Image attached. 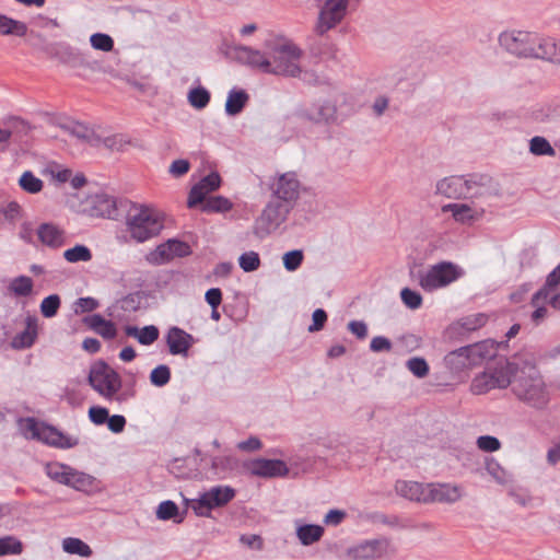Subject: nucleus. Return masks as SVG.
I'll list each match as a JSON object with an SVG mask.
<instances>
[{"instance_id": "nucleus-57", "label": "nucleus", "mask_w": 560, "mask_h": 560, "mask_svg": "<svg viewBox=\"0 0 560 560\" xmlns=\"http://www.w3.org/2000/svg\"><path fill=\"white\" fill-rule=\"evenodd\" d=\"M100 306V303L96 299L92 296L79 298L74 302V313L83 314L95 311Z\"/></svg>"}, {"instance_id": "nucleus-60", "label": "nucleus", "mask_w": 560, "mask_h": 560, "mask_svg": "<svg viewBox=\"0 0 560 560\" xmlns=\"http://www.w3.org/2000/svg\"><path fill=\"white\" fill-rule=\"evenodd\" d=\"M205 190H207V194H210L214 190H217L221 185V177L217 172H212L200 179L198 183Z\"/></svg>"}, {"instance_id": "nucleus-31", "label": "nucleus", "mask_w": 560, "mask_h": 560, "mask_svg": "<svg viewBox=\"0 0 560 560\" xmlns=\"http://www.w3.org/2000/svg\"><path fill=\"white\" fill-rule=\"evenodd\" d=\"M233 209V202L224 196H210L200 210L205 213H226Z\"/></svg>"}, {"instance_id": "nucleus-40", "label": "nucleus", "mask_w": 560, "mask_h": 560, "mask_svg": "<svg viewBox=\"0 0 560 560\" xmlns=\"http://www.w3.org/2000/svg\"><path fill=\"white\" fill-rule=\"evenodd\" d=\"M92 252L91 249L82 244H77L72 248H68L63 252V258L71 264L75 262H86L92 259Z\"/></svg>"}, {"instance_id": "nucleus-47", "label": "nucleus", "mask_w": 560, "mask_h": 560, "mask_svg": "<svg viewBox=\"0 0 560 560\" xmlns=\"http://www.w3.org/2000/svg\"><path fill=\"white\" fill-rule=\"evenodd\" d=\"M171 380V369L161 364L154 368L150 373V382L153 386L163 387Z\"/></svg>"}, {"instance_id": "nucleus-3", "label": "nucleus", "mask_w": 560, "mask_h": 560, "mask_svg": "<svg viewBox=\"0 0 560 560\" xmlns=\"http://www.w3.org/2000/svg\"><path fill=\"white\" fill-rule=\"evenodd\" d=\"M127 230L138 243H144L156 236L163 229V222L154 209L131 202L125 217Z\"/></svg>"}, {"instance_id": "nucleus-24", "label": "nucleus", "mask_w": 560, "mask_h": 560, "mask_svg": "<svg viewBox=\"0 0 560 560\" xmlns=\"http://www.w3.org/2000/svg\"><path fill=\"white\" fill-rule=\"evenodd\" d=\"M126 336L135 338L142 346H151L160 336L159 328L154 325H148L139 328L133 325H127L124 328Z\"/></svg>"}, {"instance_id": "nucleus-62", "label": "nucleus", "mask_w": 560, "mask_h": 560, "mask_svg": "<svg viewBox=\"0 0 560 560\" xmlns=\"http://www.w3.org/2000/svg\"><path fill=\"white\" fill-rule=\"evenodd\" d=\"M327 313L323 308H316L313 312V323L308 326V331L315 332L322 330L327 322Z\"/></svg>"}, {"instance_id": "nucleus-20", "label": "nucleus", "mask_w": 560, "mask_h": 560, "mask_svg": "<svg viewBox=\"0 0 560 560\" xmlns=\"http://www.w3.org/2000/svg\"><path fill=\"white\" fill-rule=\"evenodd\" d=\"M36 235L43 245L52 249L60 248L66 242L65 231L49 222L39 224L36 229Z\"/></svg>"}, {"instance_id": "nucleus-32", "label": "nucleus", "mask_w": 560, "mask_h": 560, "mask_svg": "<svg viewBox=\"0 0 560 560\" xmlns=\"http://www.w3.org/2000/svg\"><path fill=\"white\" fill-rule=\"evenodd\" d=\"M45 474L52 481L67 486L69 481L70 466L59 462H50L45 465Z\"/></svg>"}, {"instance_id": "nucleus-25", "label": "nucleus", "mask_w": 560, "mask_h": 560, "mask_svg": "<svg viewBox=\"0 0 560 560\" xmlns=\"http://www.w3.org/2000/svg\"><path fill=\"white\" fill-rule=\"evenodd\" d=\"M147 260L151 265H163L175 258V237L168 238L165 243L156 246L147 255Z\"/></svg>"}, {"instance_id": "nucleus-53", "label": "nucleus", "mask_w": 560, "mask_h": 560, "mask_svg": "<svg viewBox=\"0 0 560 560\" xmlns=\"http://www.w3.org/2000/svg\"><path fill=\"white\" fill-rule=\"evenodd\" d=\"M235 465V460L231 456H215L211 460V468L215 475L224 474L232 470Z\"/></svg>"}, {"instance_id": "nucleus-6", "label": "nucleus", "mask_w": 560, "mask_h": 560, "mask_svg": "<svg viewBox=\"0 0 560 560\" xmlns=\"http://www.w3.org/2000/svg\"><path fill=\"white\" fill-rule=\"evenodd\" d=\"M491 355L487 341H481L450 351L444 357L443 363L452 374H459L481 364L485 359Z\"/></svg>"}, {"instance_id": "nucleus-44", "label": "nucleus", "mask_w": 560, "mask_h": 560, "mask_svg": "<svg viewBox=\"0 0 560 560\" xmlns=\"http://www.w3.org/2000/svg\"><path fill=\"white\" fill-rule=\"evenodd\" d=\"M538 54L540 55V59L560 65V42L556 43L552 38H545L542 50Z\"/></svg>"}, {"instance_id": "nucleus-59", "label": "nucleus", "mask_w": 560, "mask_h": 560, "mask_svg": "<svg viewBox=\"0 0 560 560\" xmlns=\"http://www.w3.org/2000/svg\"><path fill=\"white\" fill-rule=\"evenodd\" d=\"M477 446L485 452H495L501 447L500 441L492 435H481L477 439Z\"/></svg>"}, {"instance_id": "nucleus-19", "label": "nucleus", "mask_w": 560, "mask_h": 560, "mask_svg": "<svg viewBox=\"0 0 560 560\" xmlns=\"http://www.w3.org/2000/svg\"><path fill=\"white\" fill-rule=\"evenodd\" d=\"M425 503H454L462 498L460 489L448 483H427Z\"/></svg>"}, {"instance_id": "nucleus-61", "label": "nucleus", "mask_w": 560, "mask_h": 560, "mask_svg": "<svg viewBox=\"0 0 560 560\" xmlns=\"http://www.w3.org/2000/svg\"><path fill=\"white\" fill-rule=\"evenodd\" d=\"M108 416V410L105 407L93 406L89 409V418L96 425L106 423Z\"/></svg>"}, {"instance_id": "nucleus-4", "label": "nucleus", "mask_w": 560, "mask_h": 560, "mask_svg": "<svg viewBox=\"0 0 560 560\" xmlns=\"http://www.w3.org/2000/svg\"><path fill=\"white\" fill-rule=\"evenodd\" d=\"M270 67L268 74L284 75L296 78L301 75L299 61L302 57V50L292 43L271 44L267 43Z\"/></svg>"}, {"instance_id": "nucleus-5", "label": "nucleus", "mask_w": 560, "mask_h": 560, "mask_svg": "<svg viewBox=\"0 0 560 560\" xmlns=\"http://www.w3.org/2000/svg\"><path fill=\"white\" fill-rule=\"evenodd\" d=\"M525 358L526 354H517L512 361H506L504 365L475 377L471 384L472 392L479 395L492 388H506L509 385L513 386V378L521 372Z\"/></svg>"}, {"instance_id": "nucleus-2", "label": "nucleus", "mask_w": 560, "mask_h": 560, "mask_svg": "<svg viewBox=\"0 0 560 560\" xmlns=\"http://www.w3.org/2000/svg\"><path fill=\"white\" fill-rule=\"evenodd\" d=\"M515 396L534 408H544L549 400L546 384L533 355H526L521 372L513 378Z\"/></svg>"}, {"instance_id": "nucleus-7", "label": "nucleus", "mask_w": 560, "mask_h": 560, "mask_svg": "<svg viewBox=\"0 0 560 560\" xmlns=\"http://www.w3.org/2000/svg\"><path fill=\"white\" fill-rule=\"evenodd\" d=\"M544 37L529 32L511 31L503 32L499 36L500 45L517 57L540 59V50H542Z\"/></svg>"}, {"instance_id": "nucleus-33", "label": "nucleus", "mask_w": 560, "mask_h": 560, "mask_svg": "<svg viewBox=\"0 0 560 560\" xmlns=\"http://www.w3.org/2000/svg\"><path fill=\"white\" fill-rule=\"evenodd\" d=\"M45 474L52 481L67 486L69 481L70 466L59 462H50L45 465Z\"/></svg>"}, {"instance_id": "nucleus-30", "label": "nucleus", "mask_w": 560, "mask_h": 560, "mask_svg": "<svg viewBox=\"0 0 560 560\" xmlns=\"http://www.w3.org/2000/svg\"><path fill=\"white\" fill-rule=\"evenodd\" d=\"M66 129L75 138L88 142L93 147L101 145V136H97L92 129L81 122H71Z\"/></svg>"}, {"instance_id": "nucleus-15", "label": "nucleus", "mask_w": 560, "mask_h": 560, "mask_svg": "<svg viewBox=\"0 0 560 560\" xmlns=\"http://www.w3.org/2000/svg\"><path fill=\"white\" fill-rule=\"evenodd\" d=\"M465 199L500 195V185L488 174L465 176Z\"/></svg>"}, {"instance_id": "nucleus-48", "label": "nucleus", "mask_w": 560, "mask_h": 560, "mask_svg": "<svg viewBox=\"0 0 560 560\" xmlns=\"http://www.w3.org/2000/svg\"><path fill=\"white\" fill-rule=\"evenodd\" d=\"M61 301L58 294H51L46 296L42 303H40V313L46 318L54 317L59 307H60Z\"/></svg>"}, {"instance_id": "nucleus-52", "label": "nucleus", "mask_w": 560, "mask_h": 560, "mask_svg": "<svg viewBox=\"0 0 560 560\" xmlns=\"http://www.w3.org/2000/svg\"><path fill=\"white\" fill-rule=\"evenodd\" d=\"M303 258V252L300 249L287 252L282 258L283 266L288 271H295L302 265Z\"/></svg>"}, {"instance_id": "nucleus-17", "label": "nucleus", "mask_w": 560, "mask_h": 560, "mask_svg": "<svg viewBox=\"0 0 560 560\" xmlns=\"http://www.w3.org/2000/svg\"><path fill=\"white\" fill-rule=\"evenodd\" d=\"M386 538L363 540L347 550V556L351 560H372L381 558L388 548Z\"/></svg>"}, {"instance_id": "nucleus-28", "label": "nucleus", "mask_w": 560, "mask_h": 560, "mask_svg": "<svg viewBox=\"0 0 560 560\" xmlns=\"http://www.w3.org/2000/svg\"><path fill=\"white\" fill-rule=\"evenodd\" d=\"M560 284V266L558 265L551 272L548 273L545 284L533 295L532 304L537 305L539 301H545Z\"/></svg>"}, {"instance_id": "nucleus-41", "label": "nucleus", "mask_w": 560, "mask_h": 560, "mask_svg": "<svg viewBox=\"0 0 560 560\" xmlns=\"http://www.w3.org/2000/svg\"><path fill=\"white\" fill-rule=\"evenodd\" d=\"M188 102L196 109H203L210 102V92L203 86H197L188 92Z\"/></svg>"}, {"instance_id": "nucleus-27", "label": "nucleus", "mask_w": 560, "mask_h": 560, "mask_svg": "<svg viewBox=\"0 0 560 560\" xmlns=\"http://www.w3.org/2000/svg\"><path fill=\"white\" fill-rule=\"evenodd\" d=\"M336 106L330 102L314 104L312 108L305 112L306 117L315 122H328L336 116Z\"/></svg>"}, {"instance_id": "nucleus-9", "label": "nucleus", "mask_w": 560, "mask_h": 560, "mask_svg": "<svg viewBox=\"0 0 560 560\" xmlns=\"http://www.w3.org/2000/svg\"><path fill=\"white\" fill-rule=\"evenodd\" d=\"M236 491L230 486H213L199 494L196 499L186 501L188 509H191L197 516L210 517L214 509L226 505L235 498Z\"/></svg>"}, {"instance_id": "nucleus-21", "label": "nucleus", "mask_w": 560, "mask_h": 560, "mask_svg": "<svg viewBox=\"0 0 560 560\" xmlns=\"http://www.w3.org/2000/svg\"><path fill=\"white\" fill-rule=\"evenodd\" d=\"M465 176H448L436 183L438 195L452 199H465Z\"/></svg>"}, {"instance_id": "nucleus-51", "label": "nucleus", "mask_w": 560, "mask_h": 560, "mask_svg": "<svg viewBox=\"0 0 560 560\" xmlns=\"http://www.w3.org/2000/svg\"><path fill=\"white\" fill-rule=\"evenodd\" d=\"M406 366L418 378L425 377L429 374V365L423 358H411L406 362Z\"/></svg>"}, {"instance_id": "nucleus-46", "label": "nucleus", "mask_w": 560, "mask_h": 560, "mask_svg": "<svg viewBox=\"0 0 560 560\" xmlns=\"http://www.w3.org/2000/svg\"><path fill=\"white\" fill-rule=\"evenodd\" d=\"M23 552L22 541L14 536L0 538V556L21 555Z\"/></svg>"}, {"instance_id": "nucleus-10", "label": "nucleus", "mask_w": 560, "mask_h": 560, "mask_svg": "<svg viewBox=\"0 0 560 560\" xmlns=\"http://www.w3.org/2000/svg\"><path fill=\"white\" fill-rule=\"evenodd\" d=\"M23 429L31 438L57 448L69 450L80 443L79 438L66 434L52 425L38 423L34 418H27Z\"/></svg>"}, {"instance_id": "nucleus-1", "label": "nucleus", "mask_w": 560, "mask_h": 560, "mask_svg": "<svg viewBox=\"0 0 560 560\" xmlns=\"http://www.w3.org/2000/svg\"><path fill=\"white\" fill-rule=\"evenodd\" d=\"M88 382L107 401L124 404L136 396L135 387L122 388L120 375L104 360H97L90 366Z\"/></svg>"}, {"instance_id": "nucleus-13", "label": "nucleus", "mask_w": 560, "mask_h": 560, "mask_svg": "<svg viewBox=\"0 0 560 560\" xmlns=\"http://www.w3.org/2000/svg\"><path fill=\"white\" fill-rule=\"evenodd\" d=\"M269 188L271 198L294 207L300 197L301 183L294 172H287L275 177Z\"/></svg>"}, {"instance_id": "nucleus-38", "label": "nucleus", "mask_w": 560, "mask_h": 560, "mask_svg": "<svg viewBox=\"0 0 560 560\" xmlns=\"http://www.w3.org/2000/svg\"><path fill=\"white\" fill-rule=\"evenodd\" d=\"M442 211L451 212L454 220L460 223H466L474 219L472 209L465 203H448L442 207Z\"/></svg>"}, {"instance_id": "nucleus-50", "label": "nucleus", "mask_w": 560, "mask_h": 560, "mask_svg": "<svg viewBox=\"0 0 560 560\" xmlns=\"http://www.w3.org/2000/svg\"><path fill=\"white\" fill-rule=\"evenodd\" d=\"M238 264L245 272H253L259 268L260 258L256 252H247L240 256Z\"/></svg>"}, {"instance_id": "nucleus-36", "label": "nucleus", "mask_w": 560, "mask_h": 560, "mask_svg": "<svg viewBox=\"0 0 560 560\" xmlns=\"http://www.w3.org/2000/svg\"><path fill=\"white\" fill-rule=\"evenodd\" d=\"M62 549L69 555H78L80 557H90L93 551L91 547L80 538L67 537L62 540Z\"/></svg>"}, {"instance_id": "nucleus-22", "label": "nucleus", "mask_w": 560, "mask_h": 560, "mask_svg": "<svg viewBox=\"0 0 560 560\" xmlns=\"http://www.w3.org/2000/svg\"><path fill=\"white\" fill-rule=\"evenodd\" d=\"M395 491L400 497L410 501L425 503L427 485L417 481L397 480L395 483Z\"/></svg>"}, {"instance_id": "nucleus-34", "label": "nucleus", "mask_w": 560, "mask_h": 560, "mask_svg": "<svg viewBox=\"0 0 560 560\" xmlns=\"http://www.w3.org/2000/svg\"><path fill=\"white\" fill-rule=\"evenodd\" d=\"M296 535L302 545L310 546L322 538L324 528L315 524L301 525L296 529Z\"/></svg>"}, {"instance_id": "nucleus-23", "label": "nucleus", "mask_w": 560, "mask_h": 560, "mask_svg": "<svg viewBox=\"0 0 560 560\" xmlns=\"http://www.w3.org/2000/svg\"><path fill=\"white\" fill-rule=\"evenodd\" d=\"M84 323L90 329L106 340H112L117 336L115 324L112 320L105 319L101 314L86 316Z\"/></svg>"}, {"instance_id": "nucleus-12", "label": "nucleus", "mask_w": 560, "mask_h": 560, "mask_svg": "<svg viewBox=\"0 0 560 560\" xmlns=\"http://www.w3.org/2000/svg\"><path fill=\"white\" fill-rule=\"evenodd\" d=\"M349 0H325L322 5L314 32L323 36L335 28L347 15Z\"/></svg>"}, {"instance_id": "nucleus-55", "label": "nucleus", "mask_w": 560, "mask_h": 560, "mask_svg": "<svg viewBox=\"0 0 560 560\" xmlns=\"http://www.w3.org/2000/svg\"><path fill=\"white\" fill-rule=\"evenodd\" d=\"M207 190H205L198 183L192 186L189 191L187 206L188 208H195L197 206H202L205 200L208 199Z\"/></svg>"}, {"instance_id": "nucleus-11", "label": "nucleus", "mask_w": 560, "mask_h": 560, "mask_svg": "<svg viewBox=\"0 0 560 560\" xmlns=\"http://www.w3.org/2000/svg\"><path fill=\"white\" fill-rule=\"evenodd\" d=\"M460 276L462 270L458 266L450 261H442L420 276V285L425 291H433L450 284Z\"/></svg>"}, {"instance_id": "nucleus-45", "label": "nucleus", "mask_w": 560, "mask_h": 560, "mask_svg": "<svg viewBox=\"0 0 560 560\" xmlns=\"http://www.w3.org/2000/svg\"><path fill=\"white\" fill-rule=\"evenodd\" d=\"M488 317L483 313L467 315L460 318L457 324L460 328L467 331H475L486 325Z\"/></svg>"}, {"instance_id": "nucleus-35", "label": "nucleus", "mask_w": 560, "mask_h": 560, "mask_svg": "<svg viewBox=\"0 0 560 560\" xmlns=\"http://www.w3.org/2000/svg\"><path fill=\"white\" fill-rule=\"evenodd\" d=\"M0 215L3 221L14 228L24 217V211L19 202L9 201L0 207Z\"/></svg>"}, {"instance_id": "nucleus-43", "label": "nucleus", "mask_w": 560, "mask_h": 560, "mask_svg": "<svg viewBox=\"0 0 560 560\" xmlns=\"http://www.w3.org/2000/svg\"><path fill=\"white\" fill-rule=\"evenodd\" d=\"M19 185L28 194H37L43 189L44 183L31 171H25L19 179Z\"/></svg>"}, {"instance_id": "nucleus-64", "label": "nucleus", "mask_w": 560, "mask_h": 560, "mask_svg": "<svg viewBox=\"0 0 560 560\" xmlns=\"http://www.w3.org/2000/svg\"><path fill=\"white\" fill-rule=\"evenodd\" d=\"M156 516L163 521L175 517V501L166 500L161 502L156 510Z\"/></svg>"}, {"instance_id": "nucleus-39", "label": "nucleus", "mask_w": 560, "mask_h": 560, "mask_svg": "<svg viewBox=\"0 0 560 560\" xmlns=\"http://www.w3.org/2000/svg\"><path fill=\"white\" fill-rule=\"evenodd\" d=\"M33 280L28 276H19L9 283V290L15 296H28L33 291Z\"/></svg>"}, {"instance_id": "nucleus-37", "label": "nucleus", "mask_w": 560, "mask_h": 560, "mask_svg": "<svg viewBox=\"0 0 560 560\" xmlns=\"http://www.w3.org/2000/svg\"><path fill=\"white\" fill-rule=\"evenodd\" d=\"M27 27L23 22L0 14V35L24 36Z\"/></svg>"}, {"instance_id": "nucleus-49", "label": "nucleus", "mask_w": 560, "mask_h": 560, "mask_svg": "<svg viewBox=\"0 0 560 560\" xmlns=\"http://www.w3.org/2000/svg\"><path fill=\"white\" fill-rule=\"evenodd\" d=\"M91 46L104 52L112 51L114 48V39L105 33H94L90 37Z\"/></svg>"}, {"instance_id": "nucleus-63", "label": "nucleus", "mask_w": 560, "mask_h": 560, "mask_svg": "<svg viewBox=\"0 0 560 560\" xmlns=\"http://www.w3.org/2000/svg\"><path fill=\"white\" fill-rule=\"evenodd\" d=\"M392 348H393L392 341L388 338L383 337V336H376V337L372 338L371 343H370V350L372 352H376V353L389 352L392 350Z\"/></svg>"}, {"instance_id": "nucleus-58", "label": "nucleus", "mask_w": 560, "mask_h": 560, "mask_svg": "<svg viewBox=\"0 0 560 560\" xmlns=\"http://www.w3.org/2000/svg\"><path fill=\"white\" fill-rule=\"evenodd\" d=\"M195 342V338L177 327V354L187 357L188 348Z\"/></svg>"}, {"instance_id": "nucleus-42", "label": "nucleus", "mask_w": 560, "mask_h": 560, "mask_svg": "<svg viewBox=\"0 0 560 560\" xmlns=\"http://www.w3.org/2000/svg\"><path fill=\"white\" fill-rule=\"evenodd\" d=\"M529 152L534 155L542 156H555L556 151L549 143V141L540 136H535L529 141Z\"/></svg>"}, {"instance_id": "nucleus-18", "label": "nucleus", "mask_w": 560, "mask_h": 560, "mask_svg": "<svg viewBox=\"0 0 560 560\" xmlns=\"http://www.w3.org/2000/svg\"><path fill=\"white\" fill-rule=\"evenodd\" d=\"M232 55L241 63L246 65L253 69H258L264 73H267V69L270 67L269 55L267 56L260 50L248 46H235L232 50Z\"/></svg>"}, {"instance_id": "nucleus-14", "label": "nucleus", "mask_w": 560, "mask_h": 560, "mask_svg": "<svg viewBox=\"0 0 560 560\" xmlns=\"http://www.w3.org/2000/svg\"><path fill=\"white\" fill-rule=\"evenodd\" d=\"M92 208L96 215L110 220H120L125 217L131 201L116 198L106 192H98L92 197Z\"/></svg>"}, {"instance_id": "nucleus-56", "label": "nucleus", "mask_w": 560, "mask_h": 560, "mask_svg": "<svg viewBox=\"0 0 560 560\" xmlns=\"http://www.w3.org/2000/svg\"><path fill=\"white\" fill-rule=\"evenodd\" d=\"M128 143L129 141L127 137L121 133H116L104 138L101 137V144L110 150L120 151Z\"/></svg>"}, {"instance_id": "nucleus-54", "label": "nucleus", "mask_w": 560, "mask_h": 560, "mask_svg": "<svg viewBox=\"0 0 560 560\" xmlns=\"http://www.w3.org/2000/svg\"><path fill=\"white\" fill-rule=\"evenodd\" d=\"M400 298L406 306L411 310H417L422 304V296L419 292L413 291L409 288H404L400 291Z\"/></svg>"}, {"instance_id": "nucleus-16", "label": "nucleus", "mask_w": 560, "mask_h": 560, "mask_svg": "<svg viewBox=\"0 0 560 560\" xmlns=\"http://www.w3.org/2000/svg\"><path fill=\"white\" fill-rule=\"evenodd\" d=\"M244 467L250 475L261 478L287 477L290 471L282 459L255 458L245 463Z\"/></svg>"}, {"instance_id": "nucleus-26", "label": "nucleus", "mask_w": 560, "mask_h": 560, "mask_svg": "<svg viewBox=\"0 0 560 560\" xmlns=\"http://www.w3.org/2000/svg\"><path fill=\"white\" fill-rule=\"evenodd\" d=\"M96 478L70 466L69 481L67 487L77 491L91 492L95 488Z\"/></svg>"}, {"instance_id": "nucleus-29", "label": "nucleus", "mask_w": 560, "mask_h": 560, "mask_svg": "<svg viewBox=\"0 0 560 560\" xmlns=\"http://www.w3.org/2000/svg\"><path fill=\"white\" fill-rule=\"evenodd\" d=\"M249 96L244 90H231L229 92L226 103H225V112L230 116L238 115L246 103L248 102Z\"/></svg>"}, {"instance_id": "nucleus-8", "label": "nucleus", "mask_w": 560, "mask_h": 560, "mask_svg": "<svg viewBox=\"0 0 560 560\" xmlns=\"http://www.w3.org/2000/svg\"><path fill=\"white\" fill-rule=\"evenodd\" d=\"M293 208L294 207L289 206L281 200L270 197L259 217L254 221L253 234L256 237L264 240L287 221L288 215Z\"/></svg>"}]
</instances>
